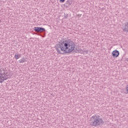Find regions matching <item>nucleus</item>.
Segmentation results:
<instances>
[{
    "instance_id": "9b49d317",
    "label": "nucleus",
    "mask_w": 128,
    "mask_h": 128,
    "mask_svg": "<svg viewBox=\"0 0 128 128\" xmlns=\"http://www.w3.org/2000/svg\"><path fill=\"white\" fill-rule=\"evenodd\" d=\"M66 4H70V1H67Z\"/></svg>"
},
{
    "instance_id": "9d476101",
    "label": "nucleus",
    "mask_w": 128,
    "mask_h": 128,
    "mask_svg": "<svg viewBox=\"0 0 128 128\" xmlns=\"http://www.w3.org/2000/svg\"><path fill=\"white\" fill-rule=\"evenodd\" d=\"M66 0H60V2H64Z\"/></svg>"
},
{
    "instance_id": "7ed1b4c3",
    "label": "nucleus",
    "mask_w": 128,
    "mask_h": 128,
    "mask_svg": "<svg viewBox=\"0 0 128 128\" xmlns=\"http://www.w3.org/2000/svg\"><path fill=\"white\" fill-rule=\"evenodd\" d=\"M7 78H8V76H6L4 72H2L0 69V84H2L4 80H6Z\"/></svg>"
},
{
    "instance_id": "1a4fd4ad",
    "label": "nucleus",
    "mask_w": 128,
    "mask_h": 128,
    "mask_svg": "<svg viewBox=\"0 0 128 128\" xmlns=\"http://www.w3.org/2000/svg\"><path fill=\"white\" fill-rule=\"evenodd\" d=\"M64 18H68V14H64Z\"/></svg>"
},
{
    "instance_id": "f8f14e48",
    "label": "nucleus",
    "mask_w": 128,
    "mask_h": 128,
    "mask_svg": "<svg viewBox=\"0 0 128 128\" xmlns=\"http://www.w3.org/2000/svg\"><path fill=\"white\" fill-rule=\"evenodd\" d=\"M126 90L127 91V92L128 93V87L126 88Z\"/></svg>"
},
{
    "instance_id": "423d86ee",
    "label": "nucleus",
    "mask_w": 128,
    "mask_h": 128,
    "mask_svg": "<svg viewBox=\"0 0 128 128\" xmlns=\"http://www.w3.org/2000/svg\"><path fill=\"white\" fill-rule=\"evenodd\" d=\"M124 32H128V22L124 24L123 26Z\"/></svg>"
},
{
    "instance_id": "f257e3e1",
    "label": "nucleus",
    "mask_w": 128,
    "mask_h": 128,
    "mask_svg": "<svg viewBox=\"0 0 128 128\" xmlns=\"http://www.w3.org/2000/svg\"><path fill=\"white\" fill-rule=\"evenodd\" d=\"M76 48V44L70 40H66L55 46V48L58 54H70Z\"/></svg>"
},
{
    "instance_id": "39448f33",
    "label": "nucleus",
    "mask_w": 128,
    "mask_h": 128,
    "mask_svg": "<svg viewBox=\"0 0 128 128\" xmlns=\"http://www.w3.org/2000/svg\"><path fill=\"white\" fill-rule=\"evenodd\" d=\"M112 54L113 58H118L120 56V52L118 50H114L112 52Z\"/></svg>"
},
{
    "instance_id": "20e7f679",
    "label": "nucleus",
    "mask_w": 128,
    "mask_h": 128,
    "mask_svg": "<svg viewBox=\"0 0 128 128\" xmlns=\"http://www.w3.org/2000/svg\"><path fill=\"white\" fill-rule=\"evenodd\" d=\"M34 30L36 32H46V29L42 27H34Z\"/></svg>"
},
{
    "instance_id": "6e6552de",
    "label": "nucleus",
    "mask_w": 128,
    "mask_h": 128,
    "mask_svg": "<svg viewBox=\"0 0 128 128\" xmlns=\"http://www.w3.org/2000/svg\"><path fill=\"white\" fill-rule=\"evenodd\" d=\"M14 58H16V60H18V58H20V54H16L14 56Z\"/></svg>"
},
{
    "instance_id": "0eeeda50",
    "label": "nucleus",
    "mask_w": 128,
    "mask_h": 128,
    "mask_svg": "<svg viewBox=\"0 0 128 128\" xmlns=\"http://www.w3.org/2000/svg\"><path fill=\"white\" fill-rule=\"evenodd\" d=\"M20 64H22V62H26V58H22L21 59H20L19 60H18Z\"/></svg>"
},
{
    "instance_id": "f03ea898",
    "label": "nucleus",
    "mask_w": 128,
    "mask_h": 128,
    "mask_svg": "<svg viewBox=\"0 0 128 128\" xmlns=\"http://www.w3.org/2000/svg\"><path fill=\"white\" fill-rule=\"evenodd\" d=\"M104 124V120L100 116H94L90 118V124L92 126H102Z\"/></svg>"
}]
</instances>
